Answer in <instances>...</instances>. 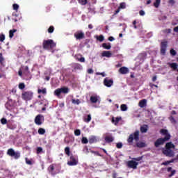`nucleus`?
Returning a JSON list of instances; mask_svg holds the SVG:
<instances>
[{
	"instance_id": "nucleus-38",
	"label": "nucleus",
	"mask_w": 178,
	"mask_h": 178,
	"mask_svg": "<svg viewBox=\"0 0 178 178\" xmlns=\"http://www.w3.org/2000/svg\"><path fill=\"white\" fill-rule=\"evenodd\" d=\"M19 90H24L26 88V85H24V83H20L18 86Z\"/></svg>"
},
{
	"instance_id": "nucleus-61",
	"label": "nucleus",
	"mask_w": 178,
	"mask_h": 178,
	"mask_svg": "<svg viewBox=\"0 0 178 178\" xmlns=\"http://www.w3.org/2000/svg\"><path fill=\"white\" fill-rule=\"evenodd\" d=\"M108 41H115V38H113V36H110L109 38H108Z\"/></svg>"
},
{
	"instance_id": "nucleus-37",
	"label": "nucleus",
	"mask_w": 178,
	"mask_h": 178,
	"mask_svg": "<svg viewBox=\"0 0 178 178\" xmlns=\"http://www.w3.org/2000/svg\"><path fill=\"white\" fill-rule=\"evenodd\" d=\"M78 2L81 4V5H87L88 3V0H78Z\"/></svg>"
},
{
	"instance_id": "nucleus-2",
	"label": "nucleus",
	"mask_w": 178,
	"mask_h": 178,
	"mask_svg": "<svg viewBox=\"0 0 178 178\" xmlns=\"http://www.w3.org/2000/svg\"><path fill=\"white\" fill-rule=\"evenodd\" d=\"M176 146L172 142H168L165 144V148L162 149V153L165 156L172 158L175 156V152L172 149H175Z\"/></svg>"
},
{
	"instance_id": "nucleus-47",
	"label": "nucleus",
	"mask_w": 178,
	"mask_h": 178,
	"mask_svg": "<svg viewBox=\"0 0 178 178\" xmlns=\"http://www.w3.org/2000/svg\"><path fill=\"white\" fill-rule=\"evenodd\" d=\"M97 76H102V77H105L106 74H105V72H96Z\"/></svg>"
},
{
	"instance_id": "nucleus-5",
	"label": "nucleus",
	"mask_w": 178,
	"mask_h": 178,
	"mask_svg": "<svg viewBox=\"0 0 178 178\" xmlns=\"http://www.w3.org/2000/svg\"><path fill=\"white\" fill-rule=\"evenodd\" d=\"M7 155H8L9 156H11L12 158H14V159H19L21 156L20 152L19 151L15 152V149H13V148L8 149Z\"/></svg>"
},
{
	"instance_id": "nucleus-34",
	"label": "nucleus",
	"mask_w": 178,
	"mask_h": 178,
	"mask_svg": "<svg viewBox=\"0 0 178 178\" xmlns=\"http://www.w3.org/2000/svg\"><path fill=\"white\" fill-rule=\"evenodd\" d=\"M120 108H121V111H122V112H126V111H127V105H126V104H122V105L120 106Z\"/></svg>"
},
{
	"instance_id": "nucleus-42",
	"label": "nucleus",
	"mask_w": 178,
	"mask_h": 178,
	"mask_svg": "<svg viewBox=\"0 0 178 178\" xmlns=\"http://www.w3.org/2000/svg\"><path fill=\"white\" fill-rule=\"evenodd\" d=\"M13 8L14 10H16V12H17V10H19V5L18 4L14 3L13 5Z\"/></svg>"
},
{
	"instance_id": "nucleus-39",
	"label": "nucleus",
	"mask_w": 178,
	"mask_h": 178,
	"mask_svg": "<svg viewBox=\"0 0 178 178\" xmlns=\"http://www.w3.org/2000/svg\"><path fill=\"white\" fill-rule=\"evenodd\" d=\"M82 144H88V139H87L86 137H83L81 139Z\"/></svg>"
},
{
	"instance_id": "nucleus-12",
	"label": "nucleus",
	"mask_w": 178,
	"mask_h": 178,
	"mask_svg": "<svg viewBox=\"0 0 178 178\" xmlns=\"http://www.w3.org/2000/svg\"><path fill=\"white\" fill-rule=\"evenodd\" d=\"M104 85L106 87H112L113 86V79H109V78L106 77L104 79Z\"/></svg>"
},
{
	"instance_id": "nucleus-57",
	"label": "nucleus",
	"mask_w": 178,
	"mask_h": 178,
	"mask_svg": "<svg viewBox=\"0 0 178 178\" xmlns=\"http://www.w3.org/2000/svg\"><path fill=\"white\" fill-rule=\"evenodd\" d=\"M139 15L140 16H144V15H145V12H144V10H141L139 11Z\"/></svg>"
},
{
	"instance_id": "nucleus-59",
	"label": "nucleus",
	"mask_w": 178,
	"mask_h": 178,
	"mask_svg": "<svg viewBox=\"0 0 178 178\" xmlns=\"http://www.w3.org/2000/svg\"><path fill=\"white\" fill-rule=\"evenodd\" d=\"M13 17H19V15H17V13H13Z\"/></svg>"
},
{
	"instance_id": "nucleus-26",
	"label": "nucleus",
	"mask_w": 178,
	"mask_h": 178,
	"mask_svg": "<svg viewBox=\"0 0 178 178\" xmlns=\"http://www.w3.org/2000/svg\"><path fill=\"white\" fill-rule=\"evenodd\" d=\"M170 67L173 70H177L178 65L176 63H170Z\"/></svg>"
},
{
	"instance_id": "nucleus-33",
	"label": "nucleus",
	"mask_w": 178,
	"mask_h": 178,
	"mask_svg": "<svg viewBox=\"0 0 178 178\" xmlns=\"http://www.w3.org/2000/svg\"><path fill=\"white\" fill-rule=\"evenodd\" d=\"M159 5H161V0H155L154 3V8H159Z\"/></svg>"
},
{
	"instance_id": "nucleus-32",
	"label": "nucleus",
	"mask_w": 178,
	"mask_h": 178,
	"mask_svg": "<svg viewBox=\"0 0 178 178\" xmlns=\"http://www.w3.org/2000/svg\"><path fill=\"white\" fill-rule=\"evenodd\" d=\"M38 134H40L41 136L45 134V129L43 128H39L38 131Z\"/></svg>"
},
{
	"instance_id": "nucleus-45",
	"label": "nucleus",
	"mask_w": 178,
	"mask_h": 178,
	"mask_svg": "<svg viewBox=\"0 0 178 178\" xmlns=\"http://www.w3.org/2000/svg\"><path fill=\"white\" fill-rule=\"evenodd\" d=\"M21 17H12V20H13V22H19V20H20Z\"/></svg>"
},
{
	"instance_id": "nucleus-23",
	"label": "nucleus",
	"mask_w": 178,
	"mask_h": 178,
	"mask_svg": "<svg viewBox=\"0 0 178 178\" xmlns=\"http://www.w3.org/2000/svg\"><path fill=\"white\" fill-rule=\"evenodd\" d=\"M140 131L142 133H147V131H148V125L144 124L143 126L140 127Z\"/></svg>"
},
{
	"instance_id": "nucleus-25",
	"label": "nucleus",
	"mask_w": 178,
	"mask_h": 178,
	"mask_svg": "<svg viewBox=\"0 0 178 178\" xmlns=\"http://www.w3.org/2000/svg\"><path fill=\"white\" fill-rule=\"evenodd\" d=\"M102 47L104 48V49H111V48H112L111 43H103Z\"/></svg>"
},
{
	"instance_id": "nucleus-4",
	"label": "nucleus",
	"mask_w": 178,
	"mask_h": 178,
	"mask_svg": "<svg viewBox=\"0 0 178 178\" xmlns=\"http://www.w3.org/2000/svg\"><path fill=\"white\" fill-rule=\"evenodd\" d=\"M138 141L140 140V131L137 130L134 134L129 135L127 140L128 143H133V141Z\"/></svg>"
},
{
	"instance_id": "nucleus-27",
	"label": "nucleus",
	"mask_w": 178,
	"mask_h": 178,
	"mask_svg": "<svg viewBox=\"0 0 178 178\" xmlns=\"http://www.w3.org/2000/svg\"><path fill=\"white\" fill-rule=\"evenodd\" d=\"M136 147H138V148H144L145 147V143L138 142L136 143Z\"/></svg>"
},
{
	"instance_id": "nucleus-3",
	"label": "nucleus",
	"mask_w": 178,
	"mask_h": 178,
	"mask_svg": "<svg viewBox=\"0 0 178 178\" xmlns=\"http://www.w3.org/2000/svg\"><path fill=\"white\" fill-rule=\"evenodd\" d=\"M43 49L47 51H52L54 48H56V43L54 42L52 39L44 40L42 42Z\"/></svg>"
},
{
	"instance_id": "nucleus-36",
	"label": "nucleus",
	"mask_w": 178,
	"mask_h": 178,
	"mask_svg": "<svg viewBox=\"0 0 178 178\" xmlns=\"http://www.w3.org/2000/svg\"><path fill=\"white\" fill-rule=\"evenodd\" d=\"M54 30H55V28L54 27V26H49V28L48 29V33H49V34H52V33H54Z\"/></svg>"
},
{
	"instance_id": "nucleus-51",
	"label": "nucleus",
	"mask_w": 178,
	"mask_h": 178,
	"mask_svg": "<svg viewBox=\"0 0 178 178\" xmlns=\"http://www.w3.org/2000/svg\"><path fill=\"white\" fill-rule=\"evenodd\" d=\"M0 41L1 42H3V41H5V35L2 34L0 35Z\"/></svg>"
},
{
	"instance_id": "nucleus-54",
	"label": "nucleus",
	"mask_w": 178,
	"mask_h": 178,
	"mask_svg": "<svg viewBox=\"0 0 178 178\" xmlns=\"http://www.w3.org/2000/svg\"><path fill=\"white\" fill-rule=\"evenodd\" d=\"M141 159H143V157H141V156L133 159L134 161H136L137 162H140V161H141Z\"/></svg>"
},
{
	"instance_id": "nucleus-16",
	"label": "nucleus",
	"mask_w": 178,
	"mask_h": 178,
	"mask_svg": "<svg viewBox=\"0 0 178 178\" xmlns=\"http://www.w3.org/2000/svg\"><path fill=\"white\" fill-rule=\"evenodd\" d=\"M121 9H126V3H121L118 8L115 11L114 15H118L120 12Z\"/></svg>"
},
{
	"instance_id": "nucleus-35",
	"label": "nucleus",
	"mask_w": 178,
	"mask_h": 178,
	"mask_svg": "<svg viewBox=\"0 0 178 178\" xmlns=\"http://www.w3.org/2000/svg\"><path fill=\"white\" fill-rule=\"evenodd\" d=\"M97 41L102 42L105 40V38H104V35H100L99 36H97Z\"/></svg>"
},
{
	"instance_id": "nucleus-44",
	"label": "nucleus",
	"mask_w": 178,
	"mask_h": 178,
	"mask_svg": "<svg viewBox=\"0 0 178 178\" xmlns=\"http://www.w3.org/2000/svg\"><path fill=\"white\" fill-rule=\"evenodd\" d=\"M1 124H6V123H8V120H6V118H1Z\"/></svg>"
},
{
	"instance_id": "nucleus-43",
	"label": "nucleus",
	"mask_w": 178,
	"mask_h": 178,
	"mask_svg": "<svg viewBox=\"0 0 178 178\" xmlns=\"http://www.w3.org/2000/svg\"><path fill=\"white\" fill-rule=\"evenodd\" d=\"M80 134H81V131H80V129H76L74 131V135L75 136H80Z\"/></svg>"
},
{
	"instance_id": "nucleus-17",
	"label": "nucleus",
	"mask_w": 178,
	"mask_h": 178,
	"mask_svg": "<svg viewBox=\"0 0 178 178\" xmlns=\"http://www.w3.org/2000/svg\"><path fill=\"white\" fill-rule=\"evenodd\" d=\"M120 120H122V117H113L111 122L112 123H113L115 124V126H118V124H119V122H120Z\"/></svg>"
},
{
	"instance_id": "nucleus-53",
	"label": "nucleus",
	"mask_w": 178,
	"mask_h": 178,
	"mask_svg": "<svg viewBox=\"0 0 178 178\" xmlns=\"http://www.w3.org/2000/svg\"><path fill=\"white\" fill-rule=\"evenodd\" d=\"M5 60V58H3V56H2V53H0V63H2Z\"/></svg>"
},
{
	"instance_id": "nucleus-64",
	"label": "nucleus",
	"mask_w": 178,
	"mask_h": 178,
	"mask_svg": "<svg viewBox=\"0 0 178 178\" xmlns=\"http://www.w3.org/2000/svg\"><path fill=\"white\" fill-rule=\"evenodd\" d=\"M169 3H172V5H175V0H169Z\"/></svg>"
},
{
	"instance_id": "nucleus-11",
	"label": "nucleus",
	"mask_w": 178,
	"mask_h": 178,
	"mask_svg": "<svg viewBox=\"0 0 178 178\" xmlns=\"http://www.w3.org/2000/svg\"><path fill=\"white\" fill-rule=\"evenodd\" d=\"M138 165V163L136 162L133 160L129 161L127 162V166H128V168H130L131 169H137Z\"/></svg>"
},
{
	"instance_id": "nucleus-15",
	"label": "nucleus",
	"mask_w": 178,
	"mask_h": 178,
	"mask_svg": "<svg viewBox=\"0 0 178 178\" xmlns=\"http://www.w3.org/2000/svg\"><path fill=\"white\" fill-rule=\"evenodd\" d=\"M55 170V166H54V164H51L48 168V172L51 175V176H55L56 175V172Z\"/></svg>"
},
{
	"instance_id": "nucleus-29",
	"label": "nucleus",
	"mask_w": 178,
	"mask_h": 178,
	"mask_svg": "<svg viewBox=\"0 0 178 178\" xmlns=\"http://www.w3.org/2000/svg\"><path fill=\"white\" fill-rule=\"evenodd\" d=\"M72 102L74 105H80V104H81V102L79 99H72Z\"/></svg>"
},
{
	"instance_id": "nucleus-52",
	"label": "nucleus",
	"mask_w": 178,
	"mask_h": 178,
	"mask_svg": "<svg viewBox=\"0 0 178 178\" xmlns=\"http://www.w3.org/2000/svg\"><path fill=\"white\" fill-rule=\"evenodd\" d=\"M23 70H24V73H29V66H25L23 68Z\"/></svg>"
},
{
	"instance_id": "nucleus-6",
	"label": "nucleus",
	"mask_w": 178,
	"mask_h": 178,
	"mask_svg": "<svg viewBox=\"0 0 178 178\" xmlns=\"http://www.w3.org/2000/svg\"><path fill=\"white\" fill-rule=\"evenodd\" d=\"M34 97V93L31 91H25L22 94V98L24 101H31Z\"/></svg>"
},
{
	"instance_id": "nucleus-55",
	"label": "nucleus",
	"mask_w": 178,
	"mask_h": 178,
	"mask_svg": "<svg viewBox=\"0 0 178 178\" xmlns=\"http://www.w3.org/2000/svg\"><path fill=\"white\" fill-rule=\"evenodd\" d=\"M78 60L79 62L84 63V62H86V58H84V57H81V58H79Z\"/></svg>"
},
{
	"instance_id": "nucleus-22",
	"label": "nucleus",
	"mask_w": 178,
	"mask_h": 178,
	"mask_svg": "<svg viewBox=\"0 0 178 178\" xmlns=\"http://www.w3.org/2000/svg\"><path fill=\"white\" fill-rule=\"evenodd\" d=\"M83 122H85V123H90V122H91V115L90 114L85 115L83 117Z\"/></svg>"
},
{
	"instance_id": "nucleus-28",
	"label": "nucleus",
	"mask_w": 178,
	"mask_h": 178,
	"mask_svg": "<svg viewBox=\"0 0 178 178\" xmlns=\"http://www.w3.org/2000/svg\"><path fill=\"white\" fill-rule=\"evenodd\" d=\"M16 31H17V29L10 30V31H9L10 38H13V36L15 35V33H16Z\"/></svg>"
},
{
	"instance_id": "nucleus-31",
	"label": "nucleus",
	"mask_w": 178,
	"mask_h": 178,
	"mask_svg": "<svg viewBox=\"0 0 178 178\" xmlns=\"http://www.w3.org/2000/svg\"><path fill=\"white\" fill-rule=\"evenodd\" d=\"M64 151H65V154H66L67 156H70V147H66Z\"/></svg>"
},
{
	"instance_id": "nucleus-62",
	"label": "nucleus",
	"mask_w": 178,
	"mask_h": 178,
	"mask_svg": "<svg viewBox=\"0 0 178 178\" xmlns=\"http://www.w3.org/2000/svg\"><path fill=\"white\" fill-rule=\"evenodd\" d=\"M156 79H157V77H156V76H154L153 77H152V81H156Z\"/></svg>"
},
{
	"instance_id": "nucleus-40",
	"label": "nucleus",
	"mask_w": 178,
	"mask_h": 178,
	"mask_svg": "<svg viewBox=\"0 0 178 178\" xmlns=\"http://www.w3.org/2000/svg\"><path fill=\"white\" fill-rule=\"evenodd\" d=\"M170 55H172V56H176V54H177V53L176 52V50H175V49H171L170 50Z\"/></svg>"
},
{
	"instance_id": "nucleus-60",
	"label": "nucleus",
	"mask_w": 178,
	"mask_h": 178,
	"mask_svg": "<svg viewBox=\"0 0 178 178\" xmlns=\"http://www.w3.org/2000/svg\"><path fill=\"white\" fill-rule=\"evenodd\" d=\"M149 86H150V87H152V88L153 87H155L156 88H158V86H157V85H155V84H154V83H149Z\"/></svg>"
},
{
	"instance_id": "nucleus-7",
	"label": "nucleus",
	"mask_w": 178,
	"mask_h": 178,
	"mask_svg": "<svg viewBox=\"0 0 178 178\" xmlns=\"http://www.w3.org/2000/svg\"><path fill=\"white\" fill-rule=\"evenodd\" d=\"M69 93V88L67 87H62L60 88H58L54 91V95L56 97H60L61 94H68Z\"/></svg>"
},
{
	"instance_id": "nucleus-24",
	"label": "nucleus",
	"mask_w": 178,
	"mask_h": 178,
	"mask_svg": "<svg viewBox=\"0 0 178 178\" xmlns=\"http://www.w3.org/2000/svg\"><path fill=\"white\" fill-rule=\"evenodd\" d=\"M90 102H92V104H97V102H98V97L91 96L90 97Z\"/></svg>"
},
{
	"instance_id": "nucleus-8",
	"label": "nucleus",
	"mask_w": 178,
	"mask_h": 178,
	"mask_svg": "<svg viewBox=\"0 0 178 178\" xmlns=\"http://www.w3.org/2000/svg\"><path fill=\"white\" fill-rule=\"evenodd\" d=\"M79 163V158L73 154L70 156V161H67V165L69 166H76Z\"/></svg>"
},
{
	"instance_id": "nucleus-56",
	"label": "nucleus",
	"mask_w": 178,
	"mask_h": 178,
	"mask_svg": "<svg viewBox=\"0 0 178 178\" xmlns=\"http://www.w3.org/2000/svg\"><path fill=\"white\" fill-rule=\"evenodd\" d=\"M88 74H92V73H94V70L92 69H88Z\"/></svg>"
},
{
	"instance_id": "nucleus-18",
	"label": "nucleus",
	"mask_w": 178,
	"mask_h": 178,
	"mask_svg": "<svg viewBox=\"0 0 178 178\" xmlns=\"http://www.w3.org/2000/svg\"><path fill=\"white\" fill-rule=\"evenodd\" d=\"M97 142H98V138H97V136H91L89 138V143L90 144H94V143H97Z\"/></svg>"
},
{
	"instance_id": "nucleus-19",
	"label": "nucleus",
	"mask_w": 178,
	"mask_h": 178,
	"mask_svg": "<svg viewBox=\"0 0 178 178\" xmlns=\"http://www.w3.org/2000/svg\"><path fill=\"white\" fill-rule=\"evenodd\" d=\"M104 140H105L106 143H113V140H115V138L112 136H106L104 138Z\"/></svg>"
},
{
	"instance_id": "nucleus-1",
	"label": "nucleus",
	"mask_w": 178,
	"mask_h": 178,
	"mask_svg": "<svg viewBox=\"0 0 178 178\" xmlns=\"http://www.w3.org/2000/svg\"><path fill=\"white\" fill-rule=\"evenodd\" d=\"M160 134H161V136H165V137L159 138L154 142V147L156 148H159L161 145H163L166 141L170 140V134H169L168 129H161L160 130Z\"/></svg>"
},
{
	"instance_id": "nucleus-48",
	"label": "nucleus",
	"mask_w": 178,
	"mask_h": 178,
	"mask_svg": "<svg viewBox=\"0 0 178 178\" xmlns=\"http://www.w3.org/2000/svg\"><path fill=\"white\" fill-rule=\"evenodd\" d=\"M116 147H117V148H118V149L122 148V147H123V143H118L116 144Z\"/></svg>"
},
{
	"instance_id": "nucleus-50",
	"label": "nucleus",
	"mask_w": 178,
	"mask_h": 178,
	"mask_svg": "<svg viewBox=\"0 0 178 178\" xmlns=\"http://www.w3.org/2000/svg\"><path fill=\"white\" fill-rule=\"evenodd\" d=\"M25 161L27 165H33V162L31 160H29V159L26 158Z\"/></svg>"
},
{
	"instance_id": "nucleus-30",
	"label": "nucleus",
	"mask_w": 178,
	"mask_h": 178,
	"mask_svg": "<svg viewBox=\"0 0 178 178\" xmlns=\"http://www.w3.org/2000/svg\"><path fill=\"white\" fill-rule=\"evenodd\" d=\"M38 94H43L45 95V94H47V88H44L43 89H38Z\"/></svg>"
},
{
	"instance_id": "nucleus-14",
	"label": "nucleus",
	"mask_w": 178,
	"mask_h": 178,
	"mask_svg": "<svg viewBox=\"0 0 178 178\" xmlns=\"http://www.w3.org/2000/svg\"><path fill=\"white\" fill-rule=\"evenodd\" d=\"M118 72L119 73H120V74H127L129 70V68H127V67H121L119 69Z\"/></svg>"
},
{
	"instance_id": "nucleus-9",
	"label": "nucleus",
	"mask_w": 178,
	"mask_h": 178,
	"mask_svg": "<svg viewBox=\"0 0 178 178\" xmlns=\"http://www.w3.org/2000/svg\"><path fill=\"white\" fill-rule=\"evenodd\" d=\"M166 49H168V41L161 42L160 45V54L163 56L166 55Z\"/></svg>"
},
{
	"instance_id": "nucleus-58",
	"label": "nucleus",
	"mask_w": 178,
	"mask_h": 178,
	"mask_svg": "<svg viewBox=\"0 0 178 178\" xmlns=\"http://www.w3.org/2000/svg\"><path fill=\"white\" fill-rule=\"evenodd\" d=\"M136 24H137V21L134 20L133 22V25H134V29H137V25H136Z\"/></svg>"
},
{
	"instance_id": "nucleus-13",
	"label": "nucleus",
	"mask_w": 178,
	"mask_h": 178,
	"mask_svg": "<svg viewBox=\"0 0 178 178\" xmlns=\"http://www.w3.org/2000/svg\"><path fill=\"white\" fill-rule=\"evenodd\" d=\"M74 37L76 38V40H83V38L85 37V35L84 33L78 31L74 34Z\"/></svg>"
},
{
	"instance_id": "nucleus-46",
	"label": "nucleus",
	"mask_w": 178,
	"mask_h": 178,
	"mask_svg": "<svg viewBox=\"0 0 178 178\" xmlns=\"http://www.w3.org/2000/svg\"><path fill=\"white\" fill-rule=\"evenodd\" d=\"M36 152L37 154H41V152H42V147H37Z\"/></svg>"
},
{
	"instance_id": "nucleus-41",
	"label": "nucleus",
	"mask_w": 178,
	"mask_h": 178,
	"mask_svg": "<svg viewBox=\"0 0 178 178\" xmlns=\"http://www.w3.org/2000/svg\"><path fill=\"white\" fill-rule=\"evenodd\" d=\"M173 163V160H170V161H167L165 162L162 163V165H164V166H168V165H169V163Z\"/></svg>"
},
{
	"instance_id": "nucleus-10",
	"label": "nucleus",
	"mask_w": 178,
	"mask_h": 178,
	"mask_svg": "<svg viewBox=\"0 0 178 178\" xmlns=\"http://www.w3.org/2000/svg\"><path fill=\"white\" fill-rule=\"evenodd\" d=\"M34 122L37 126H41L44 122V115L39 114L38 115L34 120Z\"/></svg>"
},
{
	"instance_id": "nucleus-63",
	"label": "nucleus",
	"mask_w": 178,
	"mask_h": 178,
	"mask_svg": "<svg viewBox=\"0 0 178 178\" xmlns=\"http://www.w3.org/2000/svg\"><path fill=\"white\" fill-rule=\"evenodd\" d=\"M175 33H178V26L174 28Z\"/></svg>"
},
{
	"instance_id": "nucleus-20",
	"label": "nucleus",
	"mask_w": 178,
	"mask_h": 178,
	"mask_svg": "<svg viewBox=\"0 0 178 178\" xmlns=\"http://www.w3.org/2000/svg\"><path fill=\"white\" fill-rule=\"evenodd\" d=\"M140 108H145L147 106V99H143L139 102Z\"/></svg>"
},
{
	"instance_id": "nucleus-49",
	"label": "nucleus",
	"mask_w": 178,
	"mask_h": 178,
	"mask_svg": "<svg viewBox=\"0 0 178 178\" xmlns=\"http://www.w3.org/2000/svg\"><path fill=\"white\" fill-rule=\"evenodd\" d=\"M175 174H176V170H173L171 171V174L168 175V177H172V176H175Z\"/></svg>"
},
{
	"instance_id": "nucleus-21",
	"label": "nucleus",
	"mask_w": 178,
	"mask_h": 178,
	"mask_svg": "<svg viewBox=\"0 0 178 178\" xmlns=\"http://www.w3.org/2000/svg\"><path fill=\"white\" fill-rule=\"evenodd\" d=\"M102 56H105L106 58H111V56H112V53H111V51H104L102 53Z\"/></svg>"
}]
</instances>
